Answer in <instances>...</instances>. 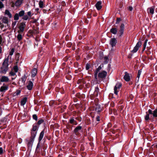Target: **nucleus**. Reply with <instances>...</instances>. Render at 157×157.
Segmentation results:
<instances>
[{
  "label": "nucleus",
  "mask_w": 157,
  "mask_h": 157,
  "mask_svg": "<svg viewBox=\"0 0 157 157\" xmlns=\"http://www.w3.org/2000/svg\"><path fill=\"white\" fill-rule=\"evenodd\" d=\"M146 115L144 116V119L146 121H147L150 119V115H152L153 117H157V109L154 110L152 111L151 109H149L147 112H146Z\"/></svg>",
  "instance_id": "f257e3e1"
},
{
  "label": "nucleus",
  "mask_w": 157,
  "mask_h": 157,
  "mask_svg": "<svg viewBox=\"0 0 157 157\" xmlns=\"http://www.w3.org/2000/svg\"><path fill=\"white\" fill-rule=\"evenodd\" d=\"M8 57L5 58L3 63L2 66L1 68V71L4 74H5L8 70Z\"/></svg>",
  "instance_id": "f03ea898"
},
{
  "label": "nucleus",
  "mask_w": 157,
  "mask_h": 157,
  "mask_svg": "<svg viewBox=\"0 0 157 157\" xmlns=\"http://www.w3.org/2000/svg\"><path fill=\"white\" fill-rule=\"evenodd\" d=\"M25 26L26 24L24 22L21 23L18 27L19 30L18 31V33H23L24 30Z\"/></svg>",
  "instance_id": "7ed1b4c3"
},
{
  "label": "nucleus",
  "mask_w": 157,
  "mask_h": 157,
  "mask_svg": "<svg viewBox=\"0 0 157 157\" xmlns=\"http://www.w3.org/2000/svg\"><path fill=\"white\" fill-rule=\"evenodd\" d=\"M121 84L120 83H117L114 87V93L116 95H117L118 92L121 86Z\"/></svg>",
  "instance_id": "20e7f679"
},
{
  "label": "nucleus",
  "mask_w": 157,
  "mask_h": 157,
  "mask_svg": "<svg viewBox=\"0 0 157 157\" xmlns=\"http://www.w3.org/2000/svg\"><path fill=\"white\" fill-rule=\"evenodd\" d=\"M117 42L116 39L113 38H111L110 41V44L112 47L115 46Z\"/></svg>",
  "instance_id": "39448f33"
},
{
  "label": "nucleus",
  "mask_w": 157,
  "mask_h": 157,
  "mask_svg": "<svg viewBox=\"0 0 157 157\" xmlns=\"http://www.w3.org/2000/svg\"><path fill=\"white\" fill-rule=\"evenodd\" d=\"M107 72L105 71H103L100 73L98 74V77L101 78H104L107 75Z\"/></svg>",
  "instance_id": "423d86ee"
},
{
  "label": "nucleus",
  "mask_w": 157,
  "mask_h": 157,
  "mask_svg": "<svg viewBox=\"0 0 157 157\" xmlns=\"http://www.w3.org/2000/svg\"><path fill=\"white\" fill-rule=\"evenodd\" d=\"M23 0H17L15 2V6L17 7H19L23 3Z\"/></svg>",
  "instance_id": "0eeeda50"
},
{
  "label": "nucleus",
  "mask_w": 157,
  "mask_h": 157,
  "mask_svg": "<svg viewBox=\"0 0 157 157\" xmlns=\"http://www.w3.org/2000/svg\"><path fill=\"white\" fill-rule=\"evenodd\" d=\"M9 79L8 77L4 76L2 77L0 81L1 82H7L9 81Z\"/></svg>",
  "instance_id": "6e6552de"
},
{
  "label": "nucleus",
  "mask_w": 157,
  "mask_h": 157,
  "mask_svg": "<svg viewBox=\"0 0 157 157\" xmlns=\"http://www.w3.org/2000/svg\"><path fill=\"white\" fill-rule=\"evenodd\" d=\"M124 78L126 81L128 82L130 80V77L128 74L126 72H125V75Z\"/></svg>",
  "instance_id": "1a4fd4ad"
},
{
  "label": "nucleus",
  "mask_w": 157,
  "mask_h": 157,
  "mask_svg": "<svg viewBox=\"0 0 157 157\" xmlns=\"http://www.w3.org/2000/svg\"><path fill=\"white\" fill-rule=\"evenodd\" d=\"M101 2L98 1L95 4V6L98 10H100L102 6L101 5Z\"/></svg>",
  "instance_id": "9d476101"
},
{
  "label": "nucleus",
  "mask_w": 157,
  "mask_h": 157,
  "mask_svg": "<svg viewBox=\"0 0 157 157\" xmlns=\"http://www.w3.org/2000/svg\"><path fill=\"white\" fill-rule=\"evenodd\" d=\"M33 86V84L31 81H29L28 85L27 86V89L29 90H31L32 89Z\"/></svg>",
  "instance_id": "9b49d317"
},
{
  "label": "nucleus",
  "mask_w": 157,
  "mask_h": 157,
  "mask_svg": "<svg viewBox=\"0 0 157 157\" xmlns=\"http://www.w3.org/2000/svg\"><path fill=\"white\" fill-rule=\"evenodd\" d=\"M155 7H151L148 8L147 10L148 13H149L151 14H153L154 13Z\"/></svg>",
  "instance_id": "f8f14e48"
},
{
  "label": "nucleus",
  "mask_w": 157,
  "mask_h": 157,
  "mask_svg": "<svg viewBox=\"0 0 157 157\" xmlns=\"http://www.w3.org/2000/svg\"><path fill=\"white\" fill-rule=\"evenodd\" d=\"M37 72V70L36 68H34L32 69V75L31 76L33 77H35V76L36 75V73Z\"/></svg>",
  "instance_id": "ddd939ff"
},
{
  "label": "nucleus",
  "mask_w": 157,
  "mask_h": 157,
  "mask_svg": "<svg viewBox=\"0 0 157 157\" xmlns=\"http://www.w3.org/2000/svg\"><path fill=\"white\" fill-rule=\"evenodd\" d=\"M34 139L30 137V140L28 141V144L29 147L32 146L34 141Z\"/></svg>",
  "instance_id": "4468645a"
},
{
  "label": "nucleus",
  "mask_w": 157,
  "mask_h": 157,
  "mask_svg": "<svg viewBox=\"0 0 157 157\" xmlns=\"http://www.w3.org/2000/svg\"><path fill=\"white\" fill-rule=\"evenodd\" d=\"M44 134V130H43L40 133L39 138V142H40L43 139Z\"/></svg>",
  "instance_id": "2eb2a0df"
},
{
  "label": "nucleus",
  "mask_w": 157,
  "mask_h": 157,
  "mask_svg": "<svg viewBox=\"0 0 157 157\" xmlns=\"http://www.w3.org/2000/svg\"><path fill=\"white\" fill-rule=\"evenodd\" d=\"M8 86H2L0 88V91L1 92H3L8 90Z\"/></svg>",
  "instance_id": "dca6fc26"
},
{
  "label": "nucleus",
  "mask_w": 157,
  "mask_h": 157,
  "mask_svg": "<svg viewBox=\"0 0 157 157\" xmlns=\"http://www.w3.org/2000/svg\"><path fill=\"white\" fill-rule=\"evenodd\" d=\"M27 100V98H24L21 100V105L23 106L26 103Z\"/></svg>",
  "instance_id": "f3484780"
},
{
  "label": "nucleus",
  "mask_w": 157,
  "mask_h": 157,
  "mask_svg": "<svg viewBox=\"0 0 157 157\" xmlns=\"http://www.w3.org/2000/svg\"><path fill=\"white\" fill-rule=\"evenodd\" d=\"M37 134V132L31 131V136L30 137L34 139Z\"/></svg>",
  "instance_id": "a211bd4d"
},
{
  "label": "nucleus",
  "mask_w": 157,
  "mask_h": 157,
  "mask_svg": "<svg viewBox=\"0 0 157 157\" xmlns=\"http://www.w3.org/2000/svg\"><path fill=\"white\" fill-rule=\"evenodd\" d=\"M5 14L6 15H7L10 18H11L12 17V15L10 13V12L9 10H6L5 11Z\"/></svg>",
  "instance_id": "6ab92c4d"
},
{
  "label": "nucleus",
  "mask_w": 157,
  "mask_h": 157,
  "mask_svg": "<svg viewBox=\"0 0 157 157\" xmlns=\"http://www.w3.org/2000/svg\"><path fill=\"white\" fill-rule=\"evenodd\" d=\"M69 122L71 124H73L74 125H76L77 124L76 121L73 118L69 120Z\"/></svg>",
  "instance_id": "aec40b11"
},
{
  "label": "nucleus",
  "mask_w": 157,
  "mask_h": 157,
  "mask_svg": "<svg viewBox=\"0 0 157 157\" xmlns=\"http://www.w3.org/2000/svg\"><path fill=\"white\" fill-rule=\"evenodd\" d=\"M110 32L113 34H115L117 33V30L116 28H112L110 29Z\"/></svg>",
  "instance_id": "412c9836"
},
{
  "label": "nucleus",
  "mask_w": 157,
  "mask_h": 157,
  "mask_svg": "<svg viewBox=\"0 0 157 157\" xmlns=\"http://www.w3.org/2000/svg\"><path fill=\"white\" fill-rule=\"evenodd\" d=\"M99 90V89L98 87H95L94 93L95 95H96V96H98V95Z\"/></svg>",
  "instance_id": "4be33fe9"
},
{
  "label": "nucleus",
  "mask_w": 157,
  "mask_h": 157,
  "mask_svg": "<svg viewBox=\"0 0 157 157\" xmlns=\"http://www.w3.org/2000/svg\"><path fill=\"white\" fill-rule=\"evenodd\" d=\"M2 22L5 24H7L8 22V18L6 17H4L2 19Z\"/></svg>",
  "instance_id": "5701e85b"
},
{
  "label": "nucleus",
  "mask_w": 157,
  "mask_h": 157,
  "mask_svg": "<svg viewBox=\"0 0 157 157\" xmlns=\"http://www.w3.org/2000/svg\"><path fill=\"white\" fill-rule=\"evenodd\" d=\"M81 128L82 127L81 126H78L75 128L74 129V132H75V133H76L78 132L79 130H80Z\"/></svg>",
  "instance_id": "b1692460"
},
{
  "label": "nucleus",
  "mask_w": 157,
  "mask_h": 157,
  "mask_svg": "<svg viewBox=\"0 0 157 157\" xmlns=\"http://www.w3.org/2000/svg\"><path fill=\"white\" fill-rule=\"evenodd\" d=\"M25 13V11L23 10H22L19 12L18 14L19 17H21L22 16H23Z\"/></svg>",
  "instance_id": "393cba45"
},
{
  "label": "nucleus",
  "mask_w": 157,
  "mask_h": 157,
  "mask_svg": "<svg viewBox=\"0 0 157 157\" xmlns=\"http://www.w3.org/2000/svg\"><path fill=\"white\" fill-rule=\"evenodd\" d=\"M38 129V127L37 125H33V128L32 129V131H36L37 132Z\"/></svg>",
  "instance_id": "a878e982"
},
{
  "label": "nucleus",
  "mask_w": 157,
  "mask_h": 157,
  "mask_svg": "<svg viewBox=\"0 0 157 157\" xmlns=\"http://www.w3.org/2000/svg\"><path fill=\"white\" fill-rule=\"evenodd\" d=\"M147 41H148V40L146 39L145 40V41H144V45H143V51H144L146 48Z\"/></svg>",
  "instance_id": "bb28decb"
},
{
  "label": "nucleus",
  "mask_w": 157,
  "mask_h": 157,
  "mask_svg": "<svg viewBox=\"0 0 157 157\" xmlns=\"http://www.w3.org/2000/svg\"><path fill=\"white\" fill-rule=\"evenodd\" d=\"M14 52V48H12L11 49V51L10 52H9V55L7 57L9 58L10 57V56H12L13 54V53Z\"/></svg>",
  "instance_id": "cd10ccee"
},
{
  "label": "nucleus",
  "mask_w": 157,
  "mask_h": 157,
  "mask_svg": "<svg viewBox=\"0 0 157 157\" xmlns=\"http://www.w3.org/2000/svg\"><path fill=\"white\" fill-rule=\"evenodd\" d=\"M19 16L18 14V13H16L14 17V19L15 20H18L19 19Z\"/></svg>",
  "instance_id": "c85d7f7f"
},
{
  "label": "nucleus",
  "mask_w": 157,
  "mask_h": 157,
  "mask_svg": "<svg viewBox=\"0 0 157 157\" xmlns=\"http://www.w3.org/2000/svg\"><path fill=\"white\" fill-rule=\"evenodd\" d=\"M142 44V43L141 41H138V42L137 43L136 45L135 46L136 47H137L138 48H139L141 46Z\"/></svg>",
  "instance_id": "c756f323"
},
{
  "label": "nucleus",
  "mask_w": 157,
  "mask_h": 157,
  "mask_svg": "<svg viewBox=\"0 0 157 157\" xmlns=\"http://www.w3.org/2000/svg\"><path fill=\"white\" fill-rule=\"evenodd\" d=\"M95 110L97 112H100L101 110V109L100 106L98 105H97L95 108Z\"/></svg>",
  "instance_id": "7c9ffc66"
},
{
  "label": "nucleus",
  "mask_w": 157,
  "mask_h": 157,
  "mask_svg": "<svg viewBox=\"0 0 157 157\" xmlns=\"http://www.w3.org/2000/svg\"><path fill=\"white\" fill-rule=\"evenodd\" d=\"M139 48L135 46L133 50L132 51V52L133 53H135L138 50Z\"/></svg>",
  "instance_id": "2f4dec72"
},
{
  "label": "nucleus",
  "mask_w": 157,
  "mask_h": 157,
  "mask_svg": "<svg viewBox=\"0 0 157 157\" xmlns=\"http://www.w3.org/2000/svg\"><path fill=\"white\" fill-rule=\"evenodd\" d=\"M21 79L22 82L23 83H24L26 79V76L25 75H24L21 78Z\"/></svg>",
  "instance_id": "473e14b6"
},
{
  "label": "nucleus",
  "mask_w": 157,
  "mask_h": 157,
  "mask_svg": "<svg viewBox=\"0 0 157 157\" xmlns=\"http://www.w3.org/2000/svg\"><path fill=\"white\" fill-rule=\"evenodd\" d=\"M39 7L40 8H43V7L44 3L43 2L40 1L39 2Z\"/></svg>",
  "instance_id": "72a5a7b5"
},
{
  "label": "nucleus",
  "mask_w": 157,
  "mask_h": 157,
  "mask_svg": "<svg viewBox=\"0 0 157 157\" xmlns=\"http://www.w3.org/2000/svg\"><path fill=\"white\" fill-rule=\"evenodd\" d=\"M124 32V30H120L119 32L118 33V34H119V36H121L123 34Z\"/></svg>",
  "instance_id": "f704fd0d"
},
{
  "label": "nucleus",
  "mask_w": 157,
  "mask_h": 157,
  "mask_svg": "<svg viewBox=\"0 0 157 157\" xmlns=\"http://www.w3.org/2000/svg\"><path fill=\"white\" fill-rule=\"evenodd\" d=\"M17 38L19 40H20L22 39V36L21 33H19L17 36Z\"/></svg>",
  "instance_id": "c9c22d12"
},
{
  "label": "nucleus",
  "mask_w": 157,
  "mask_h": 157,
  "mask_svg": "<svg viewBox=\"0 0 157 157\" xmlns=\"http://www.w3.org/2000/svg\"><path fill=\"white\" fill-rule=\"evenodd\" d=\"M29 18V17L27 15H24L22 19L24 20H27Z\"/></svg>",
  "instance_id": "e433bc0d"
},
{
  "label": "nucleus",
  "mask_w": 157,
  "mask_h": 157,
  "mask_svg": "<svg viewBox=\"0 0 157 157\" xmlns=\"http://www.w3.org/2000/svg\"><path fill=\"white\" fill-rule=\"evenodd\" d=\"M124 24H121L120 26V30H124Z\"/></svg>",
  "instance_id": "4c0bfd02"
},
{
  "label": "nucleus",
  "mask_w": 157,
  "mask_h": 157,
  "mask_svg": "<svg viewBox=\"0 0 157 157\" xmlns=\"http://www.w3.org/2000/svg\"><path fill=\"white\" fill-rule=\"evenodd\" d=\"M10 5L11 7L13 8H14L15 6V3L13 1L10 2Z\"/></svg>",
  "instance_id": "58836bf2"
},
{
  "label": "nucleus",
  "mask_w": 157,
  "mask_h": 157,
  "mask_svg": "<svg viewBox=\"0 0 157 157\" xmlns=\"http://www.w3.org/2000/svg\"><path fill=\"white\" fill-rule=\"evenodd\" d=\"M13 70L15 72H17L18 71V69L17 66H15L13 67Z\"/></svg>",
  "instance_id": "ea45409f"
},
{
  "label": "nucleus",
  "mask_w": 157,
  "mask_h": 157,
  "mask_svg": "<svg viewBox=\"0 0 157 157\" xmlns=\"http://www.w3.org/2000/svg\"><path fill=\"white\" fill-rule=\"evenodd\" d=\"M4 7V5L2 2L0 1V9H1Z\"/></svg>",
  "instance_id": "a19ab883"
},
{
  "label": "nucleus",
  "mask_w": 157,
  "mask_h": 157,
  "mask_svg": "<svg viewBox=\"0 0 157 157\" xmlns=\"http://www.w3.org/2000/svg\"><path fill=\"white\" fill-rule=\"evenodd\" d=\"M33 118L36 121H37V117L36 114H34L33 115Z\"/></svg>",
  "instance_id": "79ce46f5"
},
{
  "label": "nucleus",
  "mask_w": 157,
  "mask_h": 157,
  "mask_svg": "<svg viewBox=\"0 0 157 157\" xmlns=\"http://www.w3.org/2000/svg\"><path fill=\"white\" fill-rule=\"evenodd\" d=\"M44 121L42 119H41L39 120L38 121L37 123L38 124L40 125Z\"/></svg>",
  "instance_id": "37998d69"
},
{
  "label": "nucleus",
  "mask_w": 157,
  "mask_h": 157,
  "mask_svg": "<svg viewBox=\"0 0 157 157\" xmlns=\"http://www.w3.org/2000/svg\"><path fill=\"white\" fill-rule=\"evenodd\" d=\"M27 15L29 17H31L32 16V13L30 11H29L27 12Z\"/></svg>",
  "instance_id": "c03bdc74"
},
{
  "label": "nucleus",
  "mask_w": 157,
  "mask_h": 157,
  "mask_svg": "<svg viewBox=\"0 0 157 157\" xmlns=\"http://www.w3.org/2000/svg\"><path fill=\"white\" fill-rule=\"evenodd\" d=\"M21 93V91L20 90H17V91L15 93V96L16 95H19L20 93Z\"/></svg>",
  "instance_id": "a18cd8bd"
},
{
  "label": "nucleus",
  "mask_w": 157,
  "mask_h": 157,
  "mask_svg": "<svg viewBox=\"0 0 157 157\" xmlns=\"http://www.w3.org/2000/svg\"><path fill=\"white\" fill-rule=\"evenodd\" d=\"M10 75L11 76H14L15 75V73L13 71H11L10 72Z\"/></svg>",
  "instance_id": "49530a36"
},
{
  "label": "nucleus",
  "mask_w": 157,
  "mask_h": 157,
  "mask_svg": "<svg viewBox=\"0 0 157 157\" xmlns=\"http://www.w3.org/2000/svg\"><path fill=\"white\" fill-rule=\"evenodd\" d=\"M121 19L120 18H117L116 24H119V22L121 21Z\"/></svg>",
  "instance_id": "de8ad7c7"
},
{
  "label": "nucleus",
  "mask_w": 157,
  "mask_h": 157,
  "mask_svg": "<svg viewBox=\"0 0 157 157\" xmlns=\"http://www.w3.org/2000/svg\"><path fill=\"white\" fill-rule=\"evenodd\" d=\"M17 21H15V22H13L12 24V26L13 27H14L16 25V23H17Z\"/></svg>",
  "instance_id": "09e8293b"
},
{
  "label": "nucleus",
  "mask_w": 157,
  "mask_h": 157,
  "mask_svg": "<svg viewBox=\"0 0 157 157\" xmlns=\"http://www.w3.org/2000/svg\"><path fill=\"white\" fill-rule=\"evenodd\" d=\"M96 120L98 121H100V117H99V116H97L96 117Z\"/></svg>",
  "instance_id": "8fccbe9b"
},
{
  "label": "nucleus",
  "mask_w": 157,
  "mask_h": 157,
  "mask_svg": "<svg viewBox=\"0 0 157 157\" xmlns=\"http://www.w3.org/2000/svg\"><path fill=\"white\" fill-rule=\"evenodd\" d=\"M2 42V37L1 35H0V44H1Z\"/></svg>",
  "instance_id": "3c124183"
},
{
  "label": "nucleus",
  "mask_w": 157,
  "mask_h": 157,
  "mask_svg": "<svg viewBox=\"0 0 157 157\" xmlns=\"http://www.w3.org/2000/svg\"><path fill=\"white\" fill-rule=\"evenodd\" d=\"M3 151L2 148V147H0V154H2L3 153Z\"/></svg>",
  "instance_id": "603ef678"
},
{
  "label": "nucleus",
  "mask_w": 157,
  "mask_h": 157,
  "mask_svg": "<svg viewBox=\"0 0 157 157\" xmlns=\"http://www.w3.org/2000/svg\"><path fill=\"white\" fill-rule=\"evenodd\" d=\"M133 9V8L132 7V6H129V8H128V10H129L130 11H131Z\"/></svg>",
  "instance_id": "864d4df0"
},
{
  "label": "nucleus",
  "mask_w": 157,
  "mask_h": 157,
  "mask_svg": "<svg viewBox=\"0 0 157 157\" xmlns=\"http://www.w3.org/2000/svg\"><path fill=\"white\" fill-rule=\"evenodd\" d=\"M141 73V70H139L138 71V75H140Z\"/></svg>",
  "instance_id": "5fc2aeb1"
},
{
  "label": "nucleus",
  "mask_w": 157,
  "mask_h": 157,
  "mask_svg": "<svg viewBox=\"0 0 157 157\" xmlns=\"http://www.w3.org/2000/svg\"><path fill=\"white\" fill-rule=\"evenodd\" d=\"M99 71V70L98 69H97L95 71V74H98V73Z\"/></svg>",
  "instance_id": "6e6d98bb"
},
{
  "label": "nucleus",
  "mask_w": 157,
  "mask_h": 157,
  "mask_svg": "<svg viewBox=\"0 0 157 157\" xmlns=\"http://www.w3.org/2000/svg\"><path fill=\"white\" fill-rule=\"evenodd\" d=\"M99 71V70L98 69H97L95 71V74H98V73Z\"/></svg>",
  "instance_id": "4d7b16f0"
},
{
  "label": "nucleus",
  "mask_w": 157,
  "mask_h": 157,
  "mask_svg": "<svg viewBox=\"0 0 157 157\" xmlns=\"http://www.w3.org/2000/svg\"><path fill=\"white\" fill-rule=\"evenodd\" d=\"M89 65L87 64L86 65V69L87 70H88L89 69Z\"/></svg>",
  "instance_id": "13d9d810"
},
{
  "label": "nucleus",
  "mask_w": 157,
  "mask_h": 157,
  "mask_svg": "<svg viewBox=\"0 0 157 157\" xmlns=\"http://www.w3.org/2000/svg\"><path fill=\"white\" fill-rule=\"evenodd\" d=\"M97 74H94V77L96 79H97Z\"/></svg>",
  "instance_id": "bf43d9fd"
},
{
  "label": "nucleus",
  "mask_w": 157,
  "mask_h": 157,
  "mask_svg": "<svg viewBox=\"0 0 157 157\" xmlns=\"http://www.w3.org/2000/svg\"><path fill=\"white\" fill-rule=\"evenodd\" d=\"M40 146V143H39L37 145V147H36V149L38 148Z\"/></svg>",
  "instance_id": "052dcab7"
},
{
  "label": "nucleus",
  "mask_w": 157,
  "mask_h": 157,
  "mask_svg": "<svg viewBox=\"0 0 157 157\" xmlns=\"http://www.w3.org/2000/svg\"><path fill=\"white\" fill-rule=\"evenodd\" d=\"M97 69L100 71L101 69V66H100Z\"/></svg>",
  "instance_id": "680f3d73"
},
{
  "label": "nucleus",
  "mask_w": 157,
  "mask_h": 157,
  "mask_svg": "<svg viewBox=\"0 0 157 157\" xmlns=\"http://www.w3.org/2000/svg\"><path fill=\"white\" fill-rule=\"evenodd\" d=\"M34 77H33V76H32V80L33 82L34 81V80H35Z\"/></svg>",
  "instance_id": "e2e57ef3"
},
{
  "label": "nucleus",
  "mask_w": 157,
  "mask_h": 157,
  "mask_svg": "<svg viewBox=\"0 0 157 157\" xmlns=\"http://www.w3.org/2000/svg\"><path fill=\"white\" fill-rule=\"evenodd\" d=\"M140 76V75H138L137 74V78H138V80H137L138 81H139V78Z\"/></svg>",
  "instance_id": "0e129e2a"
},
{
  "label": "nucleus",
  "mask_w": 157,
  "mask_h": 157,
  "mask_svg": "<svg viewBox=\"0 0 157 157\" xmlns=\"http://www.w3.org/2000/svg\"><path fill=\"white\" fill-rule=\"evenodd\" d=\"M105 59L107 60L108 59V57L107 56H105L104 57Z\"/></svg>",
  "instance_id": "69168bd1"
},
{
  "label": "nucleus",
  "mask_w": 157,
  "mask_h": 157,
  "mask_svg": "<svg viewBox=\"0 0 157 157\" xmlns=\"http://www.w3.org/2000/svg\"><path fill=\"white\" fill-rule=\"evenodd\" d=\"M4 25H0V27L1 29H2L4 27Z\"/></svg>",
  "instance_id": "338daca9"
},
{
  "label": "nucleus",
  "mask_w": 157,
  "mask_h": 157,
  "mask_svg": "<svg viewBox=\"0 0 157 157\" xmlns=\"http://www.w3.org/2000/svg\"><path fill=\"white\" fill-rule=\"evenodd\" d=\"M2 52V48L1 46H0V53Z\"/></svg>",
  "instance_id": "774afa93"
}]
</instances>
